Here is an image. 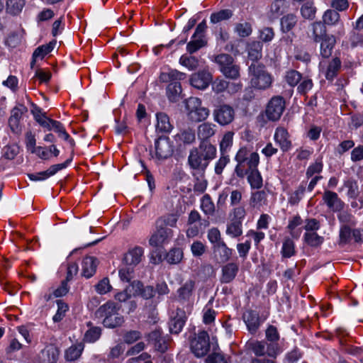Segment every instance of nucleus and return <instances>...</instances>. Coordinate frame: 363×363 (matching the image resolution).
Segmentation results:
<instances>
[{"mask_svg":"<svg viewBox=\"0 0 363 363\" xmlns=\"http://www.w3.org/2000/svg\"><path fill=\"white\" fill-rule=\"evenodd\" d=\"M216 155V147L209 141L201 142L199 147L191 150L188 158L189 166L195 169H205Z\"/></svg>","mask_w":363,"mask_h":363,"instance_id":"obj_1","label":"nucleus"},{"mask_svg":"<svg viewBox=\"0 0 363 363\" xmlns=\"http://www.w3.org/2000/svg\"><path fill=\"white\" fill-rule=\"evenodd\" d=\"M249 73L252 76L251 84L258 89H266L271 86L272 76L267 72L264 65L252 63L249 67Z\"/></svg>","mask_w":363,"mask_h":363,"instance_id":"obj_2","label":"nucleus"},{"mask_svg":"<svg viewBox=\"0 0 363 363\" xmlns=\"http://www.w3.org/2000/svg\"><path fill=\"white\" fill-rule=\"evenodd\" d=\"M220 72L228 79L235 80L240 76V67L235 62L234 58L229 54H220L214 57Z\"/></svg>","mask_w":363,"mask_h":363,"instance_id":"obj_3","label":"nucleus"},{"mask_svg":"<svg viewBox=\"0 0 363 363\" xmlns=\"http://www.w3.org/2000/svg\"><path fill=\"white\" fill-rule=\"evenodd\" d=\"M167 77L170 82L167 87V96L171 102H177L182 96L181 74L171 71L168 74L163 73L161 76L162 80L167 79Z\"/></svg>","mask_w":363,"mask_h":363,"instance_id":"obj_4","label":"nucleus"},{"mask_svg":"<svg viewBox=\"0 0 363 363\" xmlns=\"http://www.w3.org/2000/svg\"><path fill=\"white\" fill-rule=\"evenodd\" d=\"M210 339L207 332L200 331L190 340L191 352L197 357H204L210 350Z\"/></svg>","mask_w":363,"mask_h":363,"instance_id":"obj_5","label":"nucleus"},{"mask_svg":"<svg viewBox=\"0 0 363 363\" xmlns=\"http://www.w3.org/2000/svg\"><path fill=\"white\" fill-rule=\"evenodd\" d=\"M286 107L284 99L280 96H273L268 102L265 115L269 121H277L280 119Z\"/></svg>","mask_w":363,"mask_h":363,"instance_id":"obj_6","label":"nucleus"},{"mask_svg":"<svg viewBox=\"0 0 363 363\" xmlns=\"http://www.w3.org/2000/svg\"><path fill=\"white\" fill-rule=\"evenodd\" d=\"M259 155L256 152L250 155L248 162L249 173L247 180L252 189H260L262 186V178L257 167L259 164Z\"/></svg>","mask_w":363,"mask_h":363,"instance_id":"obj_7","label":"nucleus"},{"mask_svg":"<svg viewBox=\"0 0 363 363\" xmlns=\"http://www.w3.org/2000/svg\"><path fill=\"white\" fill-rule=\"evenodd\" d=\"M251 349L256 356H264L267 354L269 359H274L279 353V345L277 343H267L264 341H256L251 343Z\"/></svg>","mask_w":363,"mask_h":363,"instance_id":"obj_8","label":"nucleus"},{"mask_svg":"<svg viewBox=\"0 0 363 363\" xmlns=\"http://www.w3.org/2000/svg\"><path fill=\"white\" fill-rule=\"evenodd\" d=\"M214 120L221 125L232 123L235 118V110L228 104L218 106L213 111Z\"/></svg>","mask_w":363,"mask_h":363,"instance_id":"obj_9","label":"nucleus"},{"mask_svg":"<svg viewBox=\"0 0 363 363\" xmlns=\"http://www.w3.org/2000/svg\"><path fill=\"white\" fill-rule=\"evenodd\" d=\"M172 231L167 228L156 225V230L149 240L150 245L155 247H162L172 237Z\"/></svg>","mask_w":363,"mask_h":363,"instance_id":"obj_10","label":"nucleus"},{"mask_svg":"<svg viewBox=\"0 0 363 363\" xmlns=\"http://www.w3.org/2000/svg\"><path fill=\"white\" fill-rule=\"evenodd\" d=\"M211 81L212 74L204 70L193 74L189 79L190 84L198 89H205Z\"/></svg>","mask_w":363,"mask_h":363,"instance_id":"obj_11","label":"nucleus"},{"mask_svg":"<svg viewBox=\"0 0 363 363\" xmlns=\"http://www.w3.org/2000/svg\"><path fill=\"white\" fill-rule=\"evenodd\" d=\"M175 199L177 201L176 204V212L175 213H170L166 216L161 217L156 220L155 225L159 227H164L170 226L174 227L176 225V223L180 216V210H181V204H180V196H175Z\"/></svg>","mask_w":363,"mask_h":363,"instance_id":"obj_12","label":"nucleus"},{"mask_svg":"<svg viewBox=\"0 0 363 363\" xmlns=\"http://www.w3.org/2000/svg\"><path fill=\"white\" fill-rule=\"evenodd\" d=\"M60 350L52 343L47 345L39 354L40 363H55L59 357Z\"/></svg>","mask_w":363,"mask_h":363,"instance_id":"obj_13","label":"nucleus"},{"mask_svg":"<svg viewBox=\"0 0 363 363\" xmlns=\"http://www.w3.org/2000/svg\"><path fill=\"white\" fill-rule=\"evenodd\" d=\"M155 152L158 158L165 159L170 156L173 152L172 145L169 138L160 137L155 143Z\"/></svg>","mask_w":363,"mask_h":363,"instance_id":"obj_14","label":"nucleus"},{"mask_svg":"<svg viewBox=\"0 0 363 363\" xmlns=\"http://www.w3.org/2000/svg\"><path fill=\"white\" fill-rule=\"evenodd\" d=\"M143 257V248L135 247L125 254L123 262L126 266L133 268L141 262Z\"/></svg>","mask_w":363,"mask_h":363,"instance_id":"obj_15","label":"nucleus"},{"mask_svg":"<svg viewBox=\"0 0 363 363\" xmlns=\"http://www.w3.org/2000/svg\"><path fill=\"white\" fill-rule=\"evenodd\" d=\"M323 199L328 207L334 212L340 211L344 208L343 201H341L335 192L325 191Z\"/></svg>","mask_w":363,"mask_h":363,"instance_id":"obj_16","label":"nucleus"},{"mask_svg":"<svg viewBox=\"0 0 363 363\" xmlns=\"http://www.w3.org/2000/svg\"><path fill=\"white\" fill-rule=\"evenodd\" d=\"M242 318L249 332L252 334L255 333L260 325L258 313L252 310L247 311L243 314Z\"/></svg>","mask_w":363,"mask_h":363,"instance_id":"obj_17","label":"nucleus"},{"mask_svg":"<svg viewBox=\"0 0 363 363\" xmlns=\"http://www.w3.org/2000/svg\"><path fill=\"white\" fill-rule=\"evenodd\" d=\"M239 270L238 264L234 262L228 263L222 267L221 283H230L236 277Z\"/></svg>","mask_w":363,"mask_h":363,"instance_id":"obj_18","label":"nucleus"},{"mask_svg":"<svg viewBox=\"0 0 363 363\" xmlns=\"http://www.w3.org/2000/svg\"><path fill=\"white\" fill-rule=\"evenodd\" d=\"M98 261L94 257H86L82 263V274L86 278L91 277L96 271Z\"/></svg>","mask_w":363,"mask_h":363,"instance_id":"obj_19","label":"nucleus"},{"mask_svg":"<svg viewBox=\"0 0 363 363\" xmlns=\"http://www.w3.org/2000/svg\"><path fill=\"white\" fill-rule=\"evenodd\" d=\"M23 111L21 108H14L9 119V125L13 133L19 134L21 133V119Z\"/></svg>","mask_w":363,"mask_h":363,"instance_id":"obj_20","label":"nucleus"},{"mask_svg":"<svg viewBox=\"0 0 363 363\" xmlns=\"http://www.w3.org/2000/svg\"><path fill=\"white\" fill-rule=\"evenodd\" d=\"M142 289V283L140 281H133L130 285L126 287L123 291L118 292L115 295V298L120 301L124 302L133 296L135 291Z\"/></svg>","mask_w":363,"mask_h":363,"instance_id":"obj_21","label":"nucleus"},{"mask_svg":"<svg viewBox=\"0 0 363 363\" xmlns=\"http://www.w3.org/2000/svg\"><path fill=\"white\" fill-rule=\"evenodd\" d=\"M274 139L279 144L283 151H287L291 147V141L289 140L287 130L283 127H278L276 129Z\"/></svg>","mask_w":363,"mask_h":363,"instance_id":"obj_22","label":"nucleus"},{"mask_svg":"<svg viewBox=\"0 0 363 363\" xmlns=\"http://www.w3.org/2000/svg\"><path fill=\"white\" fill-rule=\"evenodd\" d=\"M216 125L209 123H203L201 124L198 127V138L201 140V142L208 141V138L214 135L216 133Z\"/></svg>","mask_w":363,"mask_h":363,"instance_id":"obj_23","label":"nucleus"},{"mask_svg":"<svg viewBox=\"0 0 363 363\" xmlns=\"http://www.w3.org/2000/svg\"><path fill=\"white\" fill-rule=\"evenodd\" d=\"M157 124L156 130L161 133H168L172 129V125L169 121L168 116L162 112L156 114Z\"/></svg>","mask_w":363,"mask_h":363,"instance_id":"obj_24","label":"nucleus"},{"mask_svg":"<svg viewBox=\"0 0 363 363\" xmlns=\"http://www.w3.org/2000/svg\"><path fill=\"white\" fill-rule=\"evenodd\" d=\"M116 305L113 301H108L101 306L96 311L95 315L96 318L105 319L106 317L111 316L115 312L118 311Z\"/></svg>","mask_w":363,"mask_h":363,"instance_id":"obj_25","label":"nucleus"},{"mask_svg":"<svg viewBox=\"0 0 363 363\" xmlns=\"http://www.w3.org/2000/svg\"><path fill=\"white\" fill-rule=\"evenodd\" d=\"M267 202V193L265 191H257L252 193L250 199V206L254 208H259L266 205Z\"/></svg>","mask_w":363,"mask_h":363,"instance_id":"obj_26","label":"nucleus"},{"mask_svg":"<svg viewBox=\"0 0 363 363\" xmlns=\"http://www.w3.org/2000/svg\"><path fill=\"white\" fill-rule=\"evenodd\" d=\"M214 253L219 256L220 262H227L232 255V250L228 248L224 242L214 245Z\"/></svg>","mask_w":363,"mask_h":363,"instance_id":"obj_27","label":"nucleus"},{"mask_svg":"<svg viewBox=\"0 0 363 363\" xmlns=\"http://www.w3.org/2000/svg\"><path fill=\"white\" fill-rule=\"evenodd\" d=\"M262 43L260 41H253L248 45V57L252 61H257L262 58Z\"/></svg>","mask_w":363,"mask_h":363,"instance_id":"obj_28","label":"nucleus"},{"mask_svg":"<svg viewBox=\"0 0 363 363\" xmlns=\"http://www.w3.org/2000/svg\"><path fill=\"white\" fill-rule=\"evenodd\" d=\"M298 21V18L295 14L288 13L281 18V30L284 33L291 30Z\"/></svg>","mask_w":363,"mask_h":363,"instance_id":"obj_29","label":"nucleus"},{"mask_svg":"<svg viewBox=\"0 0 363 363\" xmlns=\"http://www.w3.org/2000/svg\"><path fill=\"white\" fill-rule=\"evenodd\" d=\"M209 115V110L207 108L201 106L196 109L187 113L188 118L192 122H199L204 121Z\"/></svg>","mask_w":363,"mask_h":363,"instance_id":"obj_30","label":"nucleus"},{"mask_svg":"<svg viewBox=\"0 0 363 363\" xmlns=\"http://www.w3.org/2000/svg\"><path fill=\"white\" fill-rule=\"evenodd\" d=\"M313 38L315 42L318 43L325 38L328 37L326 34L325 24L320 21L314 22L312 24Z\"/></svg>","mask_w":363,"mask_h":363,"instance_id":"obj_31","label":"nucleus"},{"mask_svg":"<svg viewBox=\"0 0 363 363\" xmlns=\"http://www.w3.org/2000/svg\"><path fill=\"white\" fill-rule=\"evenodd\" d=\"M25 4V0H7L6 4V12L11 15H18L22 11Z\"/></svg>","mask_w":363,"mask_h":363,"instance_id":"obj_32","label":"nucleus"},{"mask_svg":"<svg viewBox=\"0 0 363 363\" xmlns=\"http://www.w3.org/2000/svg\"><path fill=\"white\" fill-rule=\"evenodd\" d=\"M68 291L69 286L67 284V281H63L57 289L53 290L52 291H49L45 294V295L43 296V298L45 301H48L50 299H52L53 296L61 297L66 295L68 293Z\"/></svg>","mask_w":363,"mask_h":363,"instance_id":"obj_33","label":"nucleus"},{"mask_svg":"<svg viewBox=\"0 0 363 363\" xmlns=\"http://www.w3.org/2000/svg\"><path fill=\"white\" fill-rule=\"evenodd\" d=\"M320 44V53L323 57H328L331 55L332 50L335 43V39L333 36H328L322 40Z\"/></svg>","mask_w":363,"mask_h":363,"instance_id":"obj_34","label":"nucleus"},{"mask_svg":"<svg viewBox=\"0 0 363 363\" xmlns=\"http://www.w3.org/2000/svg\"><path fill=\"white\" fill-rule=\"evenodd\" d=\"M84 345L82 343H78L69 347L65 351V358L68 361H74L78 359L82 351L84 350Z\"/></svg>","mask_w":363,"mask_h":363,"instance_id":"obj_35","label":"nucleus"},{"mask_svg":"<svg viewBox=\"0 0 363 363\" xmlns=\"http://www.w3.org/2000/svg\"><path fill=\"white\" fill-rule=\"evenodd\" d=\"M341 67V61L339 58L335 57L330 62L325 73V77L328 80H333L337 74Z\"/></svg>","mask_w":363,"mask_h":363,"instance_id":"obj_36","label":"nucleus"},{"mask_svg":"<svg viewBox=\"0 0 363 363\" xmlns=\"http://www.w3.org/2000/svg\"><path fill=\"white\" fill-rule=\"evenodd\" d=\"M55 45V42H50L48 44L39 46L35 49L33 54V58L34 60L43 59L45 55L49 54Z\"/></svg>","mask_w":363,"mask_h":363,"instance_id":"obj_37","label":"nucleus"},{"mask_svg":"<svg viewBox=\"0 0 363 363\" xmlns=\"http://www.w3.org/2000/svg\"><path fill=\"white\" fill-rule=\"evenodd\" d=\"M124 322L123 316L120 315L117 312L111 314V316L106 317L103 320V324L107 328H116L121 325Z\"/></svg>","mask_w":363,"mask_h":363,"instance_id":"obj_38","label":"nucleus"},{"mask_svg":"<svg viewBox=\"0 0 363 363\" xmlns=\"http://www.w3.org/2000/svg\"><path fill=\"white\" fill-rule=\"evenodd\" d=\"M234 133L228 131L225 133L220 143V154H226L228 149L232 146Z\"/></svg>","mask_w":363,"mask_h":363,"instance_id":"obj_39","label":"nucleus"},{"mask_svg":"<svg viewBox=\"0 0 363 363\" xmlns=\"http://www.w3.org/2000/svg\"><path fill=\"white\" fill-rule=\"evenodd\" d=\"M201 207L203 213L206 215H213L215 212V205L208 194H205L201 199Z\"/></svg>","mask_w":363,"mask_h":363,"instance_id":"obj_40","label":"nucleus"},{"mask_svg":"<svg viewBox=\"0 0 363 363\" xmlns=\"http://www.w3.org/2000/svg\"><path fill=\"white\" fill-rule=\"evenodd\" d=\"M316 8L311 1H307L301 8V16L306 19H313L315 16Z\"/></svg>","mask_w":363,"mask_h":363,"instance_id":"obj_41","label":"nucleus"},{"mask_svg":"<svg viewBox=\"0 0 363 363\" xmlns=\"http://www.w3.org/2000/svg\"><path fill=\"white\" fill-rule=\"evenodd\" d=\"M284 0H275L271 5L270 17L272 18H277L281 15L284 11Z\"/></svg>","mask_w":363,"mask_h":363,"instance_id":"obj_42","label":"nucleus"},{"mask_svg":"<svg viewBox=\"0 0 363 363\" xmlns=\"http://www.w3.org/2000/svg\"><path fill=\"white\" fill-rule=\"evenodd\" d=\"M101 335V330L99 327H91L88 330L84 337V341L89 343L96 342Z\"/></svg>","mask_w":363,"mask_h":363,"instance_id":"obj_43","label":"nucleus"},{"mask_svg":"<svg viewBox=\"0 0 363 363\" xmlns=\"http://www.w3.org/2000/svg\"><path fill=\"white\" fill-rule=\"evenodd\" d=\"M339 19L340 14L335 10H327L323 16V23L327 25H334L338 22Z\"/></svg>","mask_w":363,"mask_h":363,"instance_id":"obj_44","label":"nucleus"},{"mask_svg":"<svg viewBox=\"0 0 363 363\" xmlns=\"http://www.w3.org/2000/svg\"><path fill=\"white\" fill-rule=\"evenodd\" d=\"M281 254L284 257L289 258L295 254L294 242L287 238L284 240L281 250Z\"/></svg>","mask_w":363,"mask_h":363,"instance_id":"obj_45","label":"nucleus"},{"mask_svg":"<svg viewBox=\"0 0 363 363\" xmlns=\"http://www.w3.org/2000/svg\"><path fill=\"white\" fill-rule=\"evenodd\" d=\"M344 186L347 189V195L349 197L355 199L358 196L359 191L357 182L352 179L345 182Z\"/></svg>","mask_w":363,"mask_h":363,"instance_id":"obj_46","label":"nucleus"},{"mask_svg":"<svg viewBox=\"0 0 363 363\" xmlns=\"http://www.w3.org/2000/svg\"><path fill=\"white\" fill-rule=\"evenodd\" d=\"M227 234L233 236V237H238L240 236L242 231V222L239 220H232V222L228 225L226 230Z\"/></svg>","mask_w":363,"mask_h":363,"instance_id":"obj_47","label":"nucleus"},{"mask_svg":"<svg viewBox=\"0 0 363 363\" xmlns=\"http://www.w3.org/2000/svg\"><path fill=\"white\" fill-rule=\"evenodd\" d=\"M233 16V12L230 9L221 10L217 13H213L211 16V21L213 23H218L223 20L229 19Z\"/></svg>","mask_w":363,"mask_h":363,"instance_id":"obj_48","label":"nucleus"},{"mask_svg":"<svg viewBox=\"0 0 363 363\" xmlns=\"http://www.w3.org/2000/svg\"><path fill=\"white\" fill-rule=\"evenodd\" d=\"M57 311L55 315L53 316V320L55 322L60 321L65 315V313L69 310L68 305L62 300L57 301Z\"/></svg>","mask_w":363,"mask_h":363,"instance_id":"obj_49","label":"nucleus"},{"mask_svg":"<svg viewBox=\"0 0 363 363\" xmlns=\"http://www.w3.org/2000/svg\"><path fill=\"white\" fill-rule=\"evenodd\" d=\"M304 239L306 242L312 247H317L323 241V238L314 232L306 233L304 235Z\"/></svg>","mask_w":363,"mask_h":363,"instance_id":"obj_50","label":"nucleus"},{"mask_svg":"<svg viewBox=\"0 0 363 363\" xmlns=\"http://www.w3.org/2000/svg\"><path fill=\"white\" fill-rule=\"evenodd\" d=\"M95 289L96 292L99 294H106L108 292L111 291L112 289V286L110 284V281L108 278L105 277L100 280L98 284L95 286Z\"/></svg>","mask_w":363,"mask_h":363,"instance_id":"obj_51","label":"nucleus"},{"mask_svg":"<svg viewBox=\"0 0 363 363\" xmlns=\"http://www.w3.org/2000/svg\"><path fill=\"white\" fill-rule=\"evenodd\" d=\"M285 79L291 86H294L301 81V74L296 70L291 69L286 72Z\"/></svg>","mask_w":363,"mask_h":363,"instance_id":"obj_52","label":"nucleus"},{"mask_svg":"<svg viewBox=\"0 0 363 363\" xmlns=\"http://www.w3.org/2000/svg\"><path fill=\"white\" fill-rule=\"evenodd\" d=\"M206 44V42L204 41L202 38H195L187 44L186 50L189 54H192L200 48L204 47Z\"/></svg>","mask_w":363,"mask_h":363,"instance_id":"obj_53","label":"nucleus"},{"mask_svg":"<svg viewBox=\"0 0 363 363\" xmlns=\"http://www.w3.org/2000/svg\"><path fill=\"white\" fill-rule=\"evenodd\" d=\"M235 30L239 36L243 38L249 36L252 33L251 25L247 22L238 23L235 26Z\"/></svg>","mask_w":363,"mask_h":363,"instance_id":"obj_54","label":"nucleus"},{"mask_svg":"<svg viewBox=\"0 0 363 363\" xmlns=\"http://www.w3.org/2000/svg\"><path fill=\"white\" fill-rule=\"evenodd\" d=\"M166 259L170 264H176L182 260V250L179 248L171 250L167 255Z\"/></svg>","mask_w":363,"mask_h":363,"instance_id":"obj_55","label":"nucleus"},{"mask_svg":"<svg viewBox=\"0 0 363 363\" xmlns=\"http://www.w3.org/2000/svg\"><path fill=\"white\" fill-rule=\"evenodd\" d=\"M228 85L229 82L226 80L217 78L212 83V89L216 93L219 94L223 92L228 87Z\"/></svg>","mask_w":363,"mask_h":363,"instance_id":"obj_56","label":"nucleus"},{"mask_svg":"<svg viewBox=\"0 0 363 363\" xmlns=\"http://www.w3.org/2000/svg\"><path fill=\"white\" fill-rule=\"evenodd\" d=\"M206 363H228L223 353L213 352L206 359Z\"/></svg>","mask_w":363,"mask_h":363,"instance_id":"obj_57","label":"nucleus"},{"mask_svg":"<svg viewBox=\"0 0 363 363\" xmlns=\"http://www.w3.org/2000/svg\"><path fill=\"white\" fill-rule=\"evenodd\" d=\"M195 281L189 280L183 286V301L186 300L190 301L192 296V291L194 289Z\"/></svg>","mask_w":363,"mask_h":363,"instance_id":"obj_58","label":"nucleus"},{"mask_svg":"<svg viewBox=\"0 0 363 363\" xmlns=\"http://www.w3.org/2000/svg\"><path fill=\"white\" fill-rule=\"evenodd\" d=\"M230 158L229 156L226 154H221V156L218 161L216 164L215 167V172L216 174H221L223 169L226 166V164L229 162Z\"/></svg>","mask_w":363,"mask_h":363,"instance_id":"obj_59","label":"nucleus"},{"mask_svg":"<svg viewBox=\"0 0 363 363\" xmlns=\"http://www.w3.org/2000/svg\"><path fill=\"white\" fill-rule=\"evenodd\" d=\"M246 147H242L238 152L235 156V160L238 163H246L248 165L250 155Z\"/></svg>","mask_w":363,"mask_h":363,"instance_id":"obj_60","label":"nucleus"},{"mask_svg":"<svg viewBox=\"0 0 363 363\" xmlns=\"http://www.w3.org/2000/svg\"><path fill=\"white\" fill-rule=\"evenodd\" d=\"M306 191V186L301 185L297 190H296L289 198V203L292 205L297 204L301 199L304 192Z\"/></svg>","mask_w":363,"mask_h":363,"instance_id":"obj_61","label":"nucleus"},{"mask_svg":"<svg viewBox=\"0 0 363 363\" xmlns=\"http://www.w3.org/2000/svg\"><path fill=\"white\" fill-rule=\"evenodd\" d=\"M201 101L197 97H189L185 101V108L186 111V113L189 111H191L194 109H196L198 107L201 106Z\"/></svg>","mask_w":363,"mask_h":363,"instance_id":"obj_62","label":"nucleus"},{"mask_svg":"<svg viewBox=\"0 0 363 363\" xmlns=\"http://www.w3.org/2000/svg\"><path fill=\"white\" fill-rule=\"evenodd\" d=\"M266 337L270 343H277L279 339V335L276 327L269 325L266 330Z\"/></svg>","mask_w":363,"mask_h":363,"instance_id":"obj_63","label":"nucleus"},{"mask_svg":"<svg viewBox=\"0 0 363 363\" xmlns=\"http://www.w3.org/2000/svg\"><path fill=\"white\" fill-rule=\"evenodd\" d=\"M141 337V334L137 330H130L123 335L124 342L127 344H132Z\"/></svg>","mask_w":363,"mask_h":363,"instance_id":"obj_64","label":"nucleus"}]
</instances>
